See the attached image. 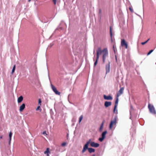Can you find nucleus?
<instances>
[{
    "label": "nucleus",
    "mask_w": 156,
    "mask_h": 156,
    "mask_svg": "<svg viewBox=\"0 0 156 156\" xmlns=\"http://www.w3.org/2000/svg\"><path fill=\"white\" fill-rule=\"evenodd\" d=\"M150 40V38L148 39L147 41H146L144 42H142L141 43V44L143 45H144V44H146V43H147V42L149 40Z\"/></svg>",
    "instance_id": "obj_22"
},
{
    "label": "nucleus",
    "mask_w": 156,
    "mask_h": 156,
    "mask_svg": "<svg viewBox=\"0 0 156 156\" xmlns=\"http://www.w3.org/2000/svg\"><path fill=\"white\" fill-rule=\"evenodd\" d=\"M57 0H53V2L55 5L56 4Z\"/></svg>",
    "instance_id": "obj_31"
},
{
    "label": "nucleus",
    "mask_w": 156,
    "mask_h": 156,
    "mask_svg": "<svg viewBox=\"0 0 156 156\" xmlns=\"http://www.w3.org/2000/svg\"><path fill=\"white\" fill-rule=\"evenodd\" d=\"M103 126L101 125L100 127L99 128V131L100 132L103 129Z\"/></svg>",
    "instance_id": "obj_24"
},
{
    "label": "nucleus",
    "mask_w": 156,
    "mask_h": 156,
    "mask_svg": "<svg viewBox=\"0 0 156 156\" xmlns=\"http://www.w3.org/2000/svg\"><path fill=\"white\" fill-rule=\"evenodd\" d=\"M25 104L23 103L22 104V105H21L20 107V109L19 110L20 112H22L24 109L25 108Z\"/></svg>",
    "instance_id": "obj_13"
},
{
    "label": "nucleus",
    "mask_w": 156,
    "mask_h": 156,
    "mask_svg": "<svg viewBox=\"0 0 156 156\" xmlns=\"http://www.w3.org/2000/svg\"><path fill=\"white\" fill-rule=\"evenodd\" d=\"M129 9L130 10L131 12H132V11H133V10H132V9H131V8L129 7Z\"/></svg>",
    "instance_id": "obj_33"
},
{
    "label": "nucleus",
    "mask_w": 156,
    "mask_h": 156,
    "mask_svg": "<svg viewBox=\"0 0 156 156\" xmlns=\"http://www.w3.org/2000/svg\"><path fill=\"white\" fill-rule=\"evenodd\" d=\"M98 59H97V58H96V61L94 63V66H95L97 64V62H98Z\"/></svg>",
    "instance_id": "obj_26"
},
{
    "label": "nucleus",
    "mask_w": 156,
    "mask_h": 156,
    "mask_svg": "<svg viewBox=\"0 0 156 156\" xmlns=\"http://www.w3.org/2000/svg\"><path fill=\"white\" fill-rule=\"evenodd\" d=\"M2 136H0V139H2Z\"/></svg>",
    "instance_id": "obj_34"
},
{
    "label": "nucleus",
    "mask_w": 156,
    "mask_h": 156,
    "mask_svg": "<svg viewBox=\"0 0 156 156\" xmlns=\"http://www.w3.org/2000/svg\"><path fill=\"white\" fill-rule=\"evenodd\" d=\"M12 132H10L9 133V138H12Z\"/></svg>",
    "instance_id": "obj_27"
},
{
    "label": "nucleus",
    "mask_w": 156,
    "mask_h": 156,
    "mask_svg": "<svg viewBox=\"0 0 156 156\" xmlns=\"http://www.w3.org/2000/svg\"><path fill=\"white\" fill-rule=\"evenodd\" d=\"M41 99H39L38 100V104H39L40 105H41Z\"/></svg>",
    "instance_id": "obj_30"
},
{
    "label": "nucleus",
    "mask_w": 156,
    "mask_h": 156,
    "mask_svg": "<svg viewBox=\"0 0 156 156\" xmlns=\"http://www.w3.org/2000/svg\"><path fill=\"white\" fill-rule=\"evenodd\" d=\"M118 101H119L118 98H116V101H115V105H116V106H117L118 104Z\"/></svg>",
    "instance_id": "obj_21"
},
{
    "label": "nucleus",
    "mask_w": 156,
    "mask_h": 156,
    "mask_svg": "<svg viewBox=\"0 0 156 156\" xmlns=\"http://www.w3.org/2000/svg\"><path fill=\"white\" fill-rule=\"evenodd\" d=\"M89 142H87L86 144L84 145L82 151V153H84L87 149H88V145L89 144Z\"/></svg>",
    "instance_id": "obj_8"
},
{
    "label": "nucleus",
    "mask_w": 156,
    "mask_h": 156,
    "mask_svg": "<svg viewBox=\"0 0 156 156\" xmlns=\"http://www.w3.org/2000/svg\"><path fill=\"white\" fill-rule=\"evenodd\" d=\"M104 98L105 99L107 100H111L112 99V97L110 95L106 96V95H104Z\"/></svg>",
    "instance_id": "obj_12"
},
{
    "label": "nucleus",
    "mask_w": 156,
    "mask_h": 156,
    "mask_svg": "<svg viewBox=\"0 0 156 156\" xmlns=\"http://www.w3.org/2000/svg\"><path fill=\"white\" fill-rule=\"evenodd\" d=\"M83 116L82 115H81L80 118H79V123H80L81 121V120H82V119H83Z\"/></svg>",
    "instance_id": "obj_23"
},
{
    "label": "nucleus",
    "mask_w": 156,
    "mask_h": 156,
    "mask_svg": "<svg viewBox=\"0 0 156 156\" xmlns=\"http://www.w3.org/2000/svg\"><path fill=\"white\" fill-rule=\"evenodd\" d=\"M10 143H11V141H9V145H10Z\"/></svg>",
    "instance_id": "obj_35"
},
{
    "label": "nucleus",
    "mask_w": 156,
    "mask_h": 156,
    "mask_svg": "<svg viewBox=\"0 0 156 156\" xmlns=\"http://www.w3.org/2000/svg\"><path fill=\"white\" fill-rule=\"evenodd\" d=\"M15 68H16V65H14V66L13 67V69L12 70V72L11 73L12 74H13V73L14 72L15 70Z\"/></svg>",
    "instance_id": "obj_19"
},
{
    "label": "nucleus",
    "mask_w": 156,
    "mask_h": 156,
    "mask_svg": "<svg viewBox=\"0 0 156 156\" xmlns=\"http://www.w3.org/2000/svg\"><path fill=\"white\" fill-rule=\"evenodd\" d=\"M44 154H46L47 156H49V154H50V152L49 151V148H47L46 151H44Z\"/></svg>",
    "instance_id": "obj_15"
},
{
    "label": "nucleus",
    "mask_w": 156,
    "mask_h": 156,
    "mask_svg": "<svg viewBox=\"0 0 156 156\" xmlns=\"http://www.w3.org/2000/svg\"><path fill=\"white\" fill-rule=\"evenodd\" d=\"M110 35L111 37L112 38V33L111 27H110Z\"/></svg>",
    "instance_id": "obj_28"
},
{
    "label": "nucleus",
    "mask_w": 156,
    "mask_h": 156,
    "mask_svg": "<svg viewBox=\"0 0 156 156\" xmlns=\"http://www.w3.org/2000/svg\"><path fill=\"white\" fill-rule=\"evenodd\" d=\"M11 138H9V141H11Z\"/></svg>",
    "instance_id": "obj_36"
},
{
    "label": "nucleus",
    "mask_w": 156,
    "mask_h": 156,
    "mask_svg": "<svg viewBox=\"0 0 156 156\" xmlns=\"http://www.w3.org/2000/svg\"><path fill=\"white\" fill-rule=\"evenodd\" d=\"M131 109L132 108V106H131Z\"/></svg>",
    "instance_id": "obj_39"
},
{
    "label": "nucleus",
    "mask_w": 156,
    "mask_h": 156,
    "mask_svg": "<svg viewBox=\"0 0 156 156\" xmlns=\"http://www.w3.org/2000/svg\"><path fill=\"white\" fill-rule=\"evenodd\" d=\"M121 44L122 46H124L126 48H128V44L123 39L122 41Z\"/></svg>",
    "instance_id": "obj_9"
},
{
    "label": "nucleus",
    "mask_w": 156,
    "mask_h": 156,
    "mask_svg": "<svg viewBox=\"0 0 156 156\" xmlns=\"http://www.w3.org/2000/svg\"><path fill=\"white\" fill-rule=\"evenodd\" d=\"M31 1V0H28L29 2H30Z\"/></svg>",
    "instance_id": "obj_38"
},
{
    "label": "nucleus",
    "mask_w": 156,
    "mask_h": 156,
    "mask_svg": "<svg viewBox=\"0 0 156 156\" xmlns=\"http://www.w3.org/2000/svg\"><path fill=\"white\" fill-rule=\"evenodd\" d=\"M102 53V51L101 50V48L100 47L98 48L97 50V58L98 59L100 55H101V53Z\"/></svg>",
    "instance_id": "obj_6"
},
{
    "label": "nucleus",
    "mask_w": 156,
    "mask_h": 156,
    "mask_svg": "<svg viewBox=\"0 0 156 156\" xmlns=\"http://www.w3.org/2000/svg\"><path fill=\"white\" fill-rule=\"evenodd\" d=\"M148 107L151 113L153 114H156V112L155 108L152 105L149 104Z\"/></svg>",
    "instance_id": "obj_2"
},
{
    "label": "nucleus",
    "mask_w": 156,
    "mask_h": 156,
    "mask_svg": "<svg viewBox=\"0 0 156 156\" xmlns=\"http://www.w3.org/2000/svg\"><path fill=\"white\" fill-rule=\"evenodd\" d=\"M51 87L53 91L57 95H59L60 94V93L58 92L56 88L52 84H51Z\"/></svg>",
    "instance_id": "obj_7"
},
{
    "label": "nucleus",
    "mask_w": 156,
    "mask_h": 156,
    "mask_svg": "<svg viewBox=\"0 0 156 156\" xmlns=\"http://www.w3.org/2000/svg\"><path fill=\"white\" fill-rule=\"evenodd\" d=\"M107 132L106 131H105L102 133L101 134V137L99 138L98 140L100 142H102L105 138V136Z\"/></svg>",
    "instance_id": "obj_5"
},
{
    "label": "nucleus",
    "mask_w": 156,
    "mask_h": 156,
    "mask_svg": "<svg viewBox=\"0 0 156 156\" xmlns=\"http://www.w3.org/2000/svg\"><path fill=\"white\" fill-rule=\"evenodd\" d=\"M123 90L124 88L123 87H122L120 89L117 94V97H118L123 93Z\"/></svg>",
    "instance_id": "obj_11"
},
{
    "label": "nucleus",
    "mask_w": 156,
    "mask_h": 156,
    "mask_svg": "<svg viewBox=\"0 0 156 156\" xmlns=\"http://www.w3.org/2000/svg\"><path fill=\"white\" fill-rule=\"evenodd\" d=\"M153 51V50H151L147 54V55H150Z\"/></svg>",
    "instance_id": "obj_25"
},
{
    "label": "nucleus",
    "mask_w": 156,
    "mask_h": 156,
    "mask_svg": "<svg viewBox=\"0 0 156 156\" xmlns=\"http://www.w3.org/2000/svg\"><path fill=\"white\" fill-rule=\"evenodd\" d=\"M101 10H100H100H99V12H100V13H101Z\"/></svg>",
    "instance_id": "obj_37"
},
{
    "label": "nucleus",
    "mask_w": 156,
    "mask_h": 156,
    "mask_svg": "<svg viewBox=\"0 0 156 156\" xmlns=\"http://www.w3.org/2000/svg\"><path fill=\"white\" fill-rule=\"evenodd\" d=\"M108 52L107 48H105L102 50V59L104 63L105 62L106 57L108 56Z\"/></svg>",
    "instance_id": "obj_1"
},
{
    "label": "nucleus",
    "mask_w": 156,
    "mask_h": 156,
    "mask_svg": "<svg viewBox=\"0 0 156 156\" xmlns=\"http://www.w3.org/2000/svg\"><path fill=\"white\" fill-rule=\"evenodd\" d=\"M92 156H95V155H94Z\"/></svg>",
    "instance_id": "obj_40"
},
{
    "label": "nucleus",
    "mask_w": 156,
    "mask_h": 156,
    "mask_svg": "<svg viewBox=\"0 0 156 156\" xmlns=\"http://www.w3.org/2000/svg\"><path fill=\"white\" fill-rule=\"evenodd\" d=\"M117 107V106H116V105H115L114 108V110H113V112L114 113H117V110L116 109V108Z\"/></svg>",
    "instance_id": "obj_18"
},
{
    "label": "nucleus",
    "mask_w": 156,
    "mask_h": 156,
    "mask_svg": "<svg viewBox=\"0 0 156 156\" xmlns=\"http://www.w3.org/2000/svg\"><path fill=\"white\" fill-rule=\"evenodd\" d=\"M104 123H105V121H103L102 122L101 125L103 126L104 124Z\"/></svg>",
    "instance_id": "obj_32"
},
{
    "label": "nucleus",
    "mask_w": 156,
    "mask_h": 156,
    "mask_svg": "<svg viewBox=\"0 0 156 156\" xmlns=\"http://www.w3.org/2000/svg\"><path fill=\"white\" fill-rule=\"evenodd\" d=\"M87 142H90L89 144H90V146L92 147H97L99 146V144L98 143H96L94 142L91 141V139H89Z\"/></svg>",
    "instance_id": "obj_4"
},
{
    "label": "nucleus",
    "mask_w": 156,
    "mask_h": 156,
    "mask_svg": "<svg viewBox=\"0 0 156 156\" xmlns=\"http://www.w3.org/2000/svg\"><path fill=\"white\" fill-rule=\"evenodd\" d=\"M36 110L37 111H39L40 112H41V108L40 106H39L36 109Z\"/></svg>",
    "instance_id": "obj_20"
},
{
    "label": "nucleus",
    "mask_w": 156,
    "mask_h": 156,
    "mask_svg": "<svg viewBox=\"0 0 156 156\" xmlns=\"http://www.w3.org/2000/svg\"><path fill=\"white\" fill-rule=\"evenodd\" d=\"M66 144V142H64L62 144V146L63 147L65 146Z\"/></svg>",
    "instance_id": "obj_29"
},
{
    "label": "nucleus",
    "mask_w": 156,
    "mask_h": 156,
    "mask_svg": "<svg viewBox=\"0 0 156 156\" xmlns=\"http://www.w3.org/2000/svg\"><path fill=\"white\" fill-rule=\"evenodd\" d=\"M110 63L109 62H108V64L106 66L105 69L106 70V74L109 73L110 72Z\"/></svg>",
    "instance_id": "obj_10"
},
{
    "label": "nucleus",
    "mask_w": 156,
    "mask_h": 156,
    "mask_svg": "<svg viewBox=\"0 0 156 156\" xmlns=\"http://www.w3.org/2000/svg\"><path fill=\"white\" fill-rule=\"evenodd\" d=\"M116 124V118L115 117L114 119L113 120H112L111 121L110 124L109 126V128L111 129H112L113 126L115 125Z\"/></svg>",
    "instance_id": "obj_3"
},
{
    "label": "nucleus",
    "mask_w": 156,
    "mask_h": 156,
    "mask_svg": "<svg viewBox=\"0 0 156 156\" xmlns=\"http://www.w3.org/2000/svg\"><path fill=\"white\" fill-rule=\"evenodd\" d=\"M88 151L90 153L94 152H95V149L91 148H88Z\"/></svg>",
    "instance_id": "obj_17"
},
{
    "label": "nucleus",
    "mask_w": 156,
    "mask_h": 156,
    "mask_svg": "<svg viewBox=\"0 0 156 156\" xmlns=\"http://www.w3.org/2000/svg\"><path fill=\"white\" fill-rule=\"evenodd\" d=\"M23 99V98L22 96H20L18 98L17 100V101L18 103H20L22 102Z\"/></svg>",
    "instance_id": "obj_16"
},
{
    "label": "nucleus",
    "mask_w": 156,
    "mask_h": 156,
    "mask_svg": "<svg viewBox=\"0 0 156 156\" xmlns=\"http://www.w3.org/2000/svg\"><path fill=\"white\" fill-rule=\"evenodd\" d=\"M112 103L110 101H106L105 103V106L106 107H108L111 105Z\"/></svg>",
    "instance_id": "obj_14"
}]
</instances>
